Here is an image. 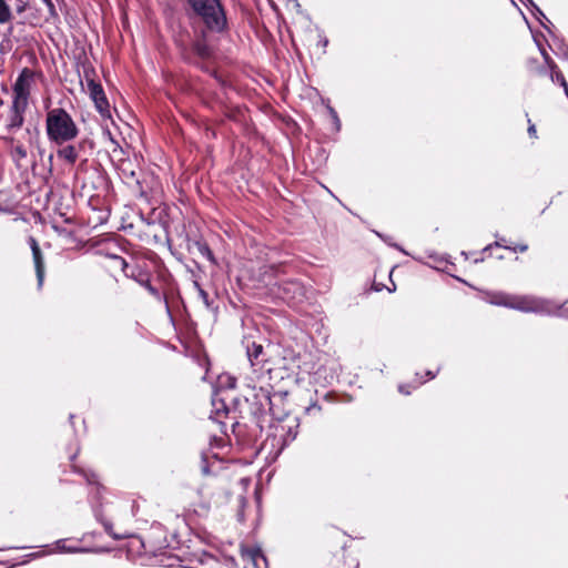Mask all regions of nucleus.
I'll use <instances>...</instances> for the list:
<instances>
[{
	"label": "nucleus",
	"instance_id": "20",
	"mask_svg": "<svg viewBox=\"0 0 568 568\" xmlns=\"http://www.w3.org/2000/svg\"><path fill=\"white\" fill-rule=\"evenodd\" d=\"M243 556L250 558L256 567H258V560H262L266 564V557L263 554L262 549L258 547L245 549L243 551Z\"/></svg>",
	"mask_w": 568,
	"mask_h": 568
},
{
	"label": "nucleus",
	"instance_id": "4",
	"mask_svg": "<svg viewBox=\"0 0 568 568\" xmlns=\"http://www.w3.org/2000/svg\"><path fill=\"white\" fill-rule=\"evenodd\" d=\"M488 302L493 305L505 306L525 313L550 314L552 312L550 302L531 296H517L501 292H494L489 294Z\"/></svg>",
	"mask_w": 568,
	"mask_h": 568
},
{
	"label": "nucleus",
	"instance_id": "3",
	"mask_svg": "<svg viewBox=\"0 0 568 568\" xmlns=\"http://www.w3.org/2000/svg\"><path fill=\"white\" fill-rule=\"evenodd\" d=\"M186 3L209 31L223 33L227 30V18L221 0H186Z\"/></svg>",
	"mask_w": 568,
	"mask_h": 568
},
{
	"label": "nucleus",
	"instance_id": "11",
	"mask_svg": "<svg viewBox=\"0 0 568 568\" xmlns=\"http://www.w3.org/2000/svg\"><path fill=\"white\" fill-rule=\"evenodd\" d=\"M277 296L285 303L294 305L305 297L303 284L297 280H287L277 284Z\"/></svg>",
	"mask_w": 568,
	"mask_h": 568
},
{
	"label": "nucleus",
	"instance_id": "17",
	"mask_svg": "<svg viewBox=\"0 0 568 568\" xmlns=\"http://www.w3.org/2000/svg\"><path fill=\"white\" fill-rule=\"evenodd\" d=\"M217 395H219L217 393H214V395L212 397L213 410L211 413L210 418L212 420H215V422H217V423L223 425V423L221 420V417L222 416H227L229 410H227V407H226V404H225L224 399L219 398Z\"/></svg>",
	"mask_w": 568,
	"mask_h": 568
},
{
	"label": "nucleus",
	"instance_id": "36",
	"mask_svg": "<svg viewBox=\"0 0 568 568\" xmlns=\"http://www.w3.org/2000/svg\"><path fill=\"white\" fill-rule=\"evenodd\" d=\"M47 8H48V11L51 16H57V11H55V6L53 4V2H50L48 4H45Z\"/></svg>",
	"mask_w": 568,
	"mask_h": 568
},
{
	"label": "nucleus",
	"instance_id": "22",
	"mask_svg": "<svg viewBox=\"0 0 568 568\" xmlns=\"http://www.w3.org/2000/svg\"><path fill=\"white\" fill-rule=\"evenodd\" d=\"M192 50L197 57L202 59L209 58L211 54L210 47L203 40L193 42Z\"/></svg>",
	"mask_w": 568,
	"mask_h": 568
},
{
	"label": "nucleus",
	"instance_id": "37",
	"mask_svg": "<svg viewBox=\"0 0 568 568\" xmlns=\"http://www.w3.org/2000/svg\"><path fill=\"white\" fill-rule=\"evenodd\" d=\"M528 122H529V126H528V134H529L530 136H536V126H535V124H532V123L530 122V120H528Z\"/></svg>",
	"mask_w": 568,
	"mask_h": 568
},
{
	"label": "nucleus",
	"instance_id": "32",
	"mask_svg": "<svg viewBox=\"0 0 568 568\" xmlns=\"http://www.w3.org/2000/svg\"><path fill=\"white\" fill-rule=\"evenodd\" d=\"M320 410H321V406L317 405V403H312L311 405L305 407V413L306 414H312L314 412L318 413Z\"/></svg>",
	"mask_w": 568,
	"mask_h": 568
},
{
	"label": "nucleus",
	"instance_id": "39",
	"mask_svg": "<svg viewBox=\"0 0 568 568\" xmlns=\"http://www.w3.org/2000/svg\"><path fill=\"white\" fill-rule=\"evenodd\" d=\"M320 44H322L324 48L327 47L328 44V39L323 36V34H320V41H318Z\"/></svg>",
	"mask_w": 568,
	"mask_h": 568
},
{
	"label": "nucleus",
	"instance_id": "43",
	"mask_svg": "<svg viewBox=\"0 0 568 568\" xmlns=\"http://www.w3.org/2000/svg\"><path fill=\"white\" fill-rule=\"evenodd\" d=\"M28 557L29 558H36V557H38V555L37 554H29Z\"/></svg>",
	"mask_w": 568,
	"mask_h": 568
},
{
	"label": "nucleus",
	"instance_id": "44",
	"mask_svg": "<svg viewBox=\"0 0 568 568\" xmlns=\"http://www.w3.org/2000/svg\"><path fill=\"white\" fill-rule=\"evenodd\" d=\"M527 2H528L531 7H534V4H535L532 0H527Z\"/></svg>",
	"mask_w": 568,
	"mask_h": 568
},
{
	"label": "nucleus",
	"instance_id": "12",
	"mask_svg": "<svg viewBox=\"0 0 568 568\" xmlns=\"http://www.w3.org/2000/svg\"><path fill=\"white\" fill-rule=\"evenodd\" d=\"M184 242L189 253L193 254L195 251L211 264L216 265V258L205 241L202 239H193L187 233L184 234Z\"/></svg>",
	"mask_w": 568,
	"mask_h": 568
},
{
	"label": "nucleus",
	"instance_id": "2",
	"mask_svg": "<svg viewBox=\"0 0 568 568\" xmlns=\"http://www.w3.org/2000/svg\"><path fill=\"white\" fill-rule=\"evenodd\" d=\"M45 133L50 142L61 145L74 140L79 129L65 109L53 108L47 112Z\"/></svg>",
	"mask_w": 568,
	"mask_h": 568
},
{
	"label": "nucleus",
	"instance_id": "40",
	"mask_svg": "<svg viewBox=\"0 0 568 568\" xmlns=\"http://www.w3.org/2000/svg\"><path fill=\"white\" fill-rule=\"evenodd\" d=\"M108 134L110 135V140L115 145V148H120L119 143L111 138V133L108 132Z\"/></svg>",
	"mask_w": 568,
	"mask_h": 568
},
{
	"label": "nucleus",
	"instance_id": "5",
	"mask_svg": "<svg viewBox=\"0 0 568 568\" xmlns=\"http://www.w3.org/2000/svg\"><path fill=\"white\" fill-rule=\"evenodd\" d=\"M73 471L77 474H80L84 477L88 485L92 486L94 488L89 493L90 495V503L92 505V511L94 515V518L103 526L104 531L114 540H122L131 537L130 534L123 532L118 534L113 529L112 523L105 518L103 515L101 506H98L95 500L98 501L100 499L102 490H104V487L100 484L98 475L92 471L91 469H85L83 467L72 466Z\"/></svg>",
	"mask_w": 568,
	"mask_h": 568
},
{
	"label": "nucleus",
	"instance_id": "16",
	"mask_svg": "<svg viewBox=\"0 0 568 568\" xmlns=\"http://www.w3.org/2000/svg\"><path fill=\"white\" fill-rule=\"evenodd\" d=\"M339 373V364L335 361H328L315 372L318 379H323L326 384H333L337 379Z\"/></svg>",
	"mask_w": 568,
	"mask_h": 568
},
{
	"label": "nucleus",
	"instance_id": "48",
	"mask_svg": "<svg viewBox=\"0 0 568 568\" xmlns=\"http://www.w3.org/2000/svg\"><path fill=\"white\" fill-rule=\"evenodd\" d=\"M0 550H4V548H0Z\"/></svg>",
	"mask_w": 568,
	"mask_h": 568
},
{
	"label": "nucleus",
	"instance_id": "46",
	"mask_svg": "<svg viewBox=\"0 0 568 568\" xmlns=\"http://www.w3.org/2000/svg\"><path fill=\"white\" fill-rule=\"evenodd\" d=\"M239 519H240V520H243V514H242V513H241V514H239Z\"/></svg>",
	"mask_w": 568,
	"mask_h": 568
},
{
	"label": "nucleus",
	"instance_id": "7",
	"mask_svg": "<svg viewBox=\"0 0 568 568\" xmlns=\"http://www.w3.org/2000/svg\"><path fill=\"white\" fill-rule=\"evenodd\" d=\"M242 344L245 347L247 361L250 362L252 372L251 383L268 381L272 369L268 366V355L263 345L250 338H244Z\"/></svg>",
	"mask_w": 568,
	"mask_h": 568
},
{
	"label": "nucleus",
	"instance_id": "47",
	"mask_svg": "<svg viewBox=\"0 0 568 568\" xmlns=\"http://www.w3.org/2000/svg\"><path fill=\"white\" fill-rule=\"evenodd\" d=\"M18 549H26L27 547L26 546H22V547H17Z\"/></svg>",
	"mask_w": 568,
	"mask_h": 568
},
{
	"label": "nucleus",
	"instance_id": "41",
	"mask_svg": "<svg viewBox=\"0 0 568 568\" xmlns=\"http://www.w3.org/2000/svg\"><path fill=\"white\" fill-rule=\"evenodd\" d=\"M156 531L162 532V528L161 527H153V532H156Z\"/></svg>",
	"mask_w": 568,
	"mask_h": 568
},
{
	"label": "nucleus",
	"instance_id": "18",
	"mask_svg": "<svg viewBox=\"0 0 568 568\" xmlns=\"http://www.w3.org/2000/svg\"><path fill=\"white\" fill-rule=\"evenodd\" d=\"M551 42L549 43L550 50L560 59L568 61V44L564 39L550 32Z\"/></svg>",
	"mask_w": 568,
	"mask_h": 568
},
{
	"label": "nucleus",
	"instance_id": "24",
	"mask_svg": "<svg viewBox=\"0 0 568 568\" xmlns=\"http://www.w3.org/2000/svg\"><path fill=\"white\" fill-rule=\"evenodd\" d=\"M532 9H534L532 10L534 16L539 20L541 26L550 33L551 31L549 30L548 24L545 23V21H546L547 23L551 24L549 19L546 17V14L540 10V8L537 4H534Z\"/></svg>",
	"mask_w": 568,
	"mask_h": 568
},
{
	"label": "nucleus",
	"instance_id": "21",
	"mask_svg": "<svg viewBox=\"0 0 568 568\" xmlns=\"http://www.w3.org/2000/svg\"><path fill=\"white\" fill-rule=\"evenodd\" d=\"M322 103L325 105V108L331 116L335 132H339L341 128H342V123H341V120H339V116H338L336 110L331 105V102L328 99H322Z\"/></svg>",
	"mask_w": 568,
	"mask_h": 568
},
{
	"label": "nucleus",
	"instance_id": "27",
	"mask_svg": "<svg viewBox=\"0 0 568 568\" xmlns=\"http://www.w3.org/2000/svg\"><path fill=\"white\" fill-rule=\"evenodd\" d=\"M495 246H498V247H505V248H508V250H513L514 252H526L528 250V245L527 244H519L515 247H509V246H506V245H503L500 242H495Z\"/></svg>",
	"mask_w": 568,
	"mask_h": 568
},
{
	"label": "nucleus",
	"instance_id": "14",
	"mask_svg": "<svg viewBox=\"0 0 568 568\" xmlns=\"http://www.w3.org/2000/svg\"><path fill=\"white\" fill-rule=\"evenodd\" d=\"M28 242H29L30 248L32 251V257H33V263H34L38 287L41 288L43 285V280H44V261H43L42 252H41L40 246L34 237L30 236Z\"/></svg>",
	"mask_w": 568,
	"mask_h": 568
},
{
	"label": "nucleus",
	"instance_id": "30",
	"mask_svg": "<svg viewBox=\"0 0 568 568\" xmlns=\"http://www.w3.org/2000/svg\"><path fill=\"white\" fill-rule=\"evenodd\" d=\"M165 548H174L172 541L168 540L166 536H164L163 540H159L155 546L156 550L165 549Z\"/></svg>",
	"mask_w": 568,
	"mask_h": 568
},
{
	"label": "nucleus",
	"instance_id": "45",
	"mask_svg": "<svg viewBox=\"0 0 568 568\" xmlns=\"http://www.w3.org/2000/svg\"><path fill=\"white\" fill-rule=\"evenodd\" d=\"M44 4L52 2V0H42Z\"/></svg>",
	"mask_w": 568,
	"mask_h": 568
},
{
	"label": "nucleus",
	"instance_id": "13",
	"mask_svg": "<svg viewBox=\"0 0 568 568\" xmlns=\"http://www.w3.org/2000/svg\"><path fill=\"white\" fill-rule=\"evenodd\" d=\"M90 95L94 102V105L98 112L102 116H111L110 114V104L103 91L101 84L95 83L94 81L89 82Z\"/></svg>",
	"mask_w": 568,
	"mask_h": 568
},
{
	"label": "nucleus",
	"instance_id": "6",
	"mask_svg": "<svg viewBox=\"0 0 568 568\" xmlns=\"http://www.w3.org/2000/svg\"><path fill=\"white\" fill-rule=\"evenodd\" d=\"M267 439H272V447L282 452L298 434L300 418L292 414H285L280 418H272L268 423Z\"/></svg>",
	"mask_w": 568,
	"mask_h": 568
},
{
	"label": "nucleus",
	"instance_id": "19",
	"mask_svg": "<svg viewBox=\"0 0 568 568\" xmlns=\"http://www.w3.org/2000/svg\"><path fill=\"white\" fill-rule=\"evenodd\" d=\"M67 539H59L54 542L55 550L59 552H65V554H85V552H97L98 549H90L84 547H74V546H67L65 545ZM99 551H101L99 549Z\"/></svg>",
	"mask_w": 568,
	"mask_h": 568
},
{
	"label": "nucleus",
	"instance_id": "35",
	"mask_svg": "<svg viewBox=\"0 0 568 568\" xmlns=\"http://www.w3.org/2000/svg\"><path fill=\"white\" fill-rule=\"evenodd\" d=\"M398 390H399V393H402L404 395H409L412 393V390L409 389V387L407 385H399Z\"/></svg>",
	"mask_w": 568,
	"mask_h": 568
},
{
	"label": "nucleus",
	"instance_id": "26",
	"mask_svg": "<svg viewBox=\"0 0 568 568\" xmlns=\"http://www.w3.org/2000/svg\"><path fill=\"white\" fill-rule=\"evenodd\" d=\"M201 473L204 476H209V475L212 474L211 468H210V464H209L207 455L204 454V453L201 455Z\"/></svg>",
	"mask_w": 568,
	"mask_h": 568
},
{
	"label": "nucleus",
	"instance_id": "42",
	"mask_svg": "<svg viewBox=\"0 0 568 568\" xmlns=\"http://www.w3.org/2000/svg\"><path fill=\"white\" fill-rule=\"evenodd\" d=\"M78 452H79V449H77V452L70 456V459H71V460H73V459L77 457Z\"/></svg>",
	"mask_w": 568,
	"mask_h": 568
},
{
	"label": "nucleus",
	"instance_id": "10",
	"mask_svg": "<svg viewBox=\"0 0 568 568\" xmlns=\"http://www.w3.org/2000/svg\"><path fill=\"white\" fill-rule=\"evenodd\" d=\"M34 72L29 68H23L19 73L13 87V100L12 102H19V104L28 106V100L30 95L31 83L33 81Z\"/></svg>",
	"mask_w": 568,
	"mask_h": 568
},
{
	"label": "nucleus",
	"instance_id": "25",
	"mask_svg": "<svg viewBox=\"0 0 568 568\" xmlns=\"http://www.w3.org/2000/svg\"><path fill=\"white\" fill-rule=\"evenodd\" d=\"M13 159L19 161L27 158V150L22 144H17L12 149Z\"/></svg>",
	"mask_w": 568,
	"mask_h": 568
},
{
	"label": "nucleus",
	"instance_id": "31",
	"mask_svg": "<svg viewBox=\"0 0 568 568\" xmlns=\"http://www.w3.org/2000/svg\"><path fill=\"white\" fill-rule=\"evenodd\" d=\"M199 296L204 303L205 307L210 310L212 306V302L209 298L207 292L205 290H200Z\"/></svg>",
	"mask_w": 568,
	"mask_h": 568
},
{
	"label": "nucleus",
	"instance_id": "8",
	"mask_svg": "<svg viewBox=\"0 0 568 568\" xmlns=\"http://www.w3.org/2000/svg\"><path fill=\"white\" fill-rule=\"evenodd\" d=\"M111 258L116 261L122 272L128 278L134 280L136 283H139L141 286H143L154 298L158 301H164L165 305L168 306V301L164 295L161 294L160 290L151 284L150 275L145 271H143L140 266H130L125 258L122 256L111 254Z\"/></svg>",
	"mask_w": 568,
	"mask_h": 568
},
{
	"label": "nucleus",
	"instance_id": "9",
	"mask_svg": "<svg viewBox=\"0 0 568 568\" xmlns=\"http://www.w3.org/2000/svg\"><path fill=\"white\" fill-rule=\"evenodd\" d=\"M93 148L94 142L89 138H84L77 143L67 144L63 148H60L57 151V155L67 163L74 164L81 156L91 154Z\"/></svg>",
	"mask_w": 568,
	"mask_h": 568
},
{
	"label": "nucleus",
	"instance_id": "34",
	"mask_svg": "<svg viewBox=\"0 0 568 568\" xmlns=\"http://www.w3.org/2000/svg\"><path fill=\"white\" fill-rule=\"evenodd\" d=\"M191 273H192V277H193V287L196 290V292L199 294L200 290H204V288L201 286V284H200L199 280L196 278L194 272L191 271Z\"/></svg>",
	"mask_w": 568,
	"mask_h": 568
},
{
	"label": "nucleus",
	"instance_id": "15",
	"mask_svg": "<svg viewBox=\"0 0 568 568\" xmlns=\"http://www.w3.org/2000/svg\"><path fill=\"white\" fill-rule=\"evenodd\" d=\"M27 110V105L19 104V102H12L9 116L7 121L6 129L9 132H14L19 130L24 122V112Z\"/></svg>",
	"mask_w": 568,
	"mask_h": 568
},
{
	"label": "nucleus",
	"instance_id": "33",
	"mask_svg": "<svg viewBox=\"0 0 568 568\" xmlns=\"http://www.w3.org/2000/svg\"><path fill=\"white\" fill-rule=\"evenodd\" d=\"M122 173L125 178L135 180L136 183H139V180L136 179V174L133 170L128 171L126 169H122Z\"/></svg>",
	"mask_w": 568,
	"mask_h": 568
},
{
	"label": "nucleus",
	"instance_id": "23",
	"mask_svg": "<svg viewBox=\"0 0 568 568\" xmlns=\"http://www.w3.org/2000/svg\"><path fill=\"white\" fill-rule=\"evenodd\" d=\"M12 19V12L10 6L6 0H0V24L8 23Z\"/></svg>",
	"mask_w": 568,
	"mask_h": 568
},
{
	"label": "nucleus",
	"instance_id": "29",
	"mask_svg": "<svg viewBox=\"0 0 568 568\" xmlns=\"http://www.w3.org/2000/svg\"><path fill=\"white\" fill-rule=\"evenodd\" d=\"M376 235H377L378 237H381V239H382L385 243H387L388 245L396 247L397 250H399L400 252H403V253H404V254H406V255L408 254V253H407L403 247H400L398 244H396V243H394V244H393V243H390V242H389V240H390V239H389V236L383 235V234H381V233H378V232H376Z\"/></svg>",
	"mask_w": 568,
	"mask_h": 568
},
{
	"label": "nucleus",
	"instance_id": "1",
	"mask_svg": "<svg viewBox=\"0 0 568 568\" xmlns=\"http://www.w3.org/2000/svg\"><path fill=\"white\" fill-rule=\"evenodd\" d=\"M247 386L250 390L247 395H245V403L247 414L250 415L251 422L253 424L247 438L245 424H242L241 422H234L232 424V433L239 440H243L244 443L251 442L261 435L264 430L265 424L273 418L270 416V412L272 409L270 384L266 386H257L254 383L252 385L248 384Z\"/></svg>",
	"mask_w": 568,
	"mask_h": 568
},
{
	"label": "nucleus",
	"instance_id": "28",
	"mask_svg": "<svg viewBox=\"0 0 568 568\" xmlns=\"http://www.w3.org/2000/svg\"><path fill=\"white\" fill-rule=\"evenodd\" d=\"M556 312L559 316L568 320V300L556 306Z\"/></svg>",
	"mask_w": 568,
	"mask_h": 568
},
{
	"label": "nucleus",
	"instance_id": "38",
	"mask_svg": "<svg viewBox=\"0 0 568 568\" xmlns=\"http://www.w3.org/2000/svg\"><path fill=\"white\" fill-rule=\"evenodd\" d=\"M437 373H438V369H437L436 372H433V371H426V372H425V376L427 377V381H430V379H433V378H435V377H436Z\"/></svg>",
	"mask_w": 568,
	"mask_h": 568
}]
</instances>
